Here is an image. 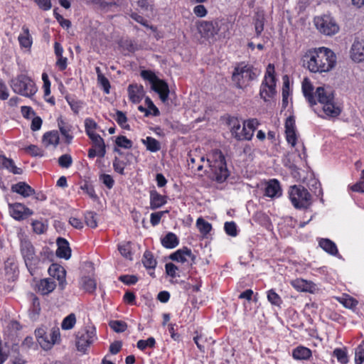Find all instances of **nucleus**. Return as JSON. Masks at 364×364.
<instances>
[{
	"label": "nucleus",
	"instance_id": "16",
	"mask_svg": "<svg viewBox=\"0 0 364 364\" xmlns=\"http://www.w3.org/2000/svg\"><path fill=\"white\" fill-rule=\"evenodd\" d=\"M285 134L287 142L294 146L296 143L297 135L296 133L295 119L293 116H289L285 122Z\"/></svg>",
	"mask_w": 364,
	"mask_h": 364
},
{
	"label": "nucleus",
	"instance_id": "63",
	"mask_svg": "<svg viewBox=\"0 0 364 364\" xmlns=\"http://www.w3.org/2000/svg\"><path fill=\"white\" fill-rule=\"evenodd\" d=\"M124 167H125V164L123 161L119 160V159L117 157H115L114 161H113V168H114V170L122 174V175H124Z\"/></svg>",
	"mask_w": 364,
	"mask_h": 364
},
{
	"label": "nucleus",
	"instance_id": "23",
	"mask_svg": "<svg viewBox=\"0 0 364 364\" xmlns=\"http://www.w3.org/2000/svg\"><path fill=\"white\" fill-rule=\"evenodd\" d=\"M264 195L270 198L277 197L281 195V188L277 180L272 179L267 183Z\"/></svg>",
	"mask_w": 364,
	"mask_h": 364
},
{
	"label": "nucleus",
	"instance_id": "20",
	"mask_svg": "<svg viewBox=\"0 0 364 364\" xmlns=\"http://www.w3.org/2000/svg\"><path fill=\"white\" fill-rule=\"evenodd\" d=\"M57 245L56 255L60 258L68 259L71 256V249L68 242L64 238L59 237L57 240Z\"/></svg>",
	"mask_w": 364,
	"mask_h": 364
},
{
	"label": "nucleus",
	"instance_id": "56",
	"mask_svg": "<svg viewBox=\"0 0 364 364\" xmlns=\"http://www.w3.org/2000/svg\"><path fill=\"white\" fill-rule=\"evenodd\" d=\"M156 341L153 337L149 338L147 340H139L137 342V347L140 350H144L146 347L153 348L155 346Z\"/></svg>",
	"mask_w": 364,
	"mask_h": 364
},
{
	"label": "nucleus",
	"instance_id": "59",
	"mask_svg": "<svg viewBox=\"0 0 364 364\" xmlns=\"http://www.w3.org/2000/svg\"><path fill=\"white\" fill-rule=\"evenodd\" d=\"M136 4L144 11H152V0H136Z\"/></svg>",
	"mask_w": 364,
	"mask_h": 364
},
{
	"label": "nucleus",
	"instance_id": "37",
	"mask_svg": "<svg viewBox=\"0 0 364 364\" xmlns=\"http://www.w3.org/2000/svg\"><path fill=\"white\" fill-rule=\"evenodd\" d=\"M292 286L301 291H312V283L302 279H297L291 282Z\"/></svg>",
	"mask_w": 364,
	"mask_h": 364
},
{
	"label": "nucleus",
	"instance_id": "4",
	"mask_svg": "<svg viewBox=\"0 0 364 364\" xmlns=\"http://www.w3.org/2000/svg\"><path fill=\"white\" fill-rule=\"evenodd\" d=\"M315 95L318 101L323 105L324 113L331 117H337L341 110L334 103V95L330 87H318L316 88Z\"/></svg>",
	"mask_w": 364,
	"mask_h": 364
},
{
	"label": "nucleus",
	"instance_id": "29",
	"mask_svg": "<svg viewBox=\"0 0 364 364\" xmlns=\"http://www.w3.org/2000/svg\"><path fill=\"white\" fill-rule=\"evenodd\" d=\"M264 13L258 10L254 16V24L257 36H259L264 30Z\"/></svg>",
	"mask_w": 364,
	"mask_h": 364
},
{
	"label": "nucleus",
	"instance_id": "27",
	"mask_svg": "<svg viewBox=\"0 0 364 364\" xmlns=\"http://www.w3.org/2000/svg\"><path fill=\"white\" fill-rule=\"evenodd\" d=\"M22 31L23 32L19 35L18 38L19 44L21 47L29 49L31 48L33 43V40L29 33V29L27 26H23Z\"/></svg>",
	"mask_w": 364,
	"mask_h": 364
},
{
	"label": "nucleus",
	"instance_id": "19",
	"mask_svg": "<svg viewBox=\"0 0 364 364\" xmlns=\"http://www.w3.org/2000/svg\"><path fill=\"white\" fill-rule=\"evenodd\" d=\"M127 91L129 100L133 103L140 102L145 93L144 87L136 84L129 85Z\"/></svg>",
	"mask_w": 364,
	"mask_h": 364
},
{
	"label": "nucleus",
	"instance_id": "34",
	"mask_svg": "<svg viewBox=\"0 0 364 364\" xmlns=\"http://www.w3.org/2000/svg\"><path fill=\"white\" fill-rule=\"evenodd\" d=\"M56 287L55 282L50 279H44L38 284V290L42 294L46 295L52 292Z\"/></svg>",
	"mask_w": 364,
	"mask_h": 364
},
{
	"label": "nucleus",
	"instance_id": "6",
	"mask_svg": "<svg viewBox=\"0 0 364 364\" xmlns=\"http://www.w3.org/2000/svg\"><path fill=\"white\" fill-rule=\"evenodd\" d=\"M10 86L15 93L26 97H31L37 92L34 82L25 75H19L12 79Z\"/></svg>",
	"mask_w": 364,
	"mask_h": 364
},
{
	"label": "nucleus",
	"instance_id": "33",
	"mask_svg": "<svg viewBox=\"0 0 364 364\" xmlns=\"http://www.w3.org/2000/svg\"><path fill=\"white\" fill-rule=\"evenodd\" d=\"M59 134L57 131L48 132L43 136V142L46 146L50 145L56 146L59 143Z\"/></svg>",
	"mask_w": 364,
	"mask_h": 364
},
{
	"label": "nucleus",
	"instance_id": "52",
	"mask_svg": "<svg viewBox=\"0 0 364 364\" xmlns=\"http://www.w3.org/2000/svg\"><path fill=\"white\" fill-rule=\"evenodd\" d=\"M115 144L118 147L124 149H131L133 143L131 140L127 139L125 136H118L115 139Z\"/></svg>",
	"mask_w": 364,
	"mask_h": 364
},
{
	"label": "nucleus",
	"instance_id": "41",
	"mask_svg": "<svg viewBox=\"0 0 364 364\" xmlns=\"http://www.w3.org/2000/svg\"><path fill=\"white\" fill-rule=\"evenodd\" d=\"M81 286L86 291L92 293L96 289V282L90 277H83L80 282Z\"/></svg>",
	"mask_w": 364,
	"mask_h": 364
},
{
	"label": "nucleus",
	"instance_id": "24",
	"mask_svg": "<svg viewBox=\"0 0 364 364\" xmlns=\"http://www.w3.org/2000/svg\"><path fill=\"white\" fill-rule=\"evenodd\" d=\"M166 203V197L159 194L156 191H150V208L155 210Z\"/></svg>",
	"mask_w": 364,
	"mask_h": 364
},
{
	"label": "nucleus",
	"instance_id": "26",
	"mask_svg": "<svg viewBox=\"0 0 364 364\" xmlns=\"http://www.w3.org/2000/svg\"><path fill=\"white\" fill-rule=\"evenodd\" d=\"M314 87L310 81L305 78L302 82V91L304 97L308 100L311 106L315 105L316 102L313 94Z\"/></svg>",
	"mask_w": 364,
	"mask_h": 364
},
{
	"label": "nucleus",
	"instance_id": "43",
	"mask_svg": "<svg viewBox=\"0 0 364 364\" xmlns=\"http://www.w3.org/2000/svg\"><path fill=\"white\" fill-rule=\"evenodd\" d=\"M46 334V332L44 328H38L35 331L36 337L41 348L44 350H49L50 344L43 340V337H45Z\"/></svg>",
	"mask_w": 364,
	"mask_h": 364
},
{
	"label": "nucleus",
	"instance_id": "48",
	"mask_svg": "<svg viewBox=\"0 0 364 364\" xmlns=\"http://www.w3.org/2000/svg\"><path fill=\"white\" fill-rule=\"evenodd\" d=\"M114 119L122 128L127 130L130 129V126L127 123V117L125 113L122 111L117 110L116 112Z\"/></svg>",
	"mask_w": 364,
	"mask_h": 364
},
{
	"label": "nucleus",
	"instance_id": "38",
	"mask_svg": "<svg viewBox=\"0 0 364 364\" xmlns=\"http://www.w3.org/2000/svg\"><path fill=\"white\" fill-rule=\"evenodd\" d=\"M141 142L146 146V149L151 152H156L161 149L159 141L151 136L141 139Z\"/></svg>",
	"mask_w": 364,
	"mask_h": 364
},
{
	"label": "nucleus",
	"instance_id": "49",
	"mask_svg": "<svg viewBox=\"0 0 364 364\" xmlns=\"http://www.w3.org/2000/svg\"><path fill=\"white\" fill-rule=\"evenodd\" d=\"M76 323V317L74 314H70L66 316L61 323V328L63 330L72 329Z\"/></svg>",
	"mask_w": 364,
	"mask_h": 364
},
{
	"label": "nucleus",
	"instance_id": "64",
	"mask_svg": "<svg viewBox=\"0 0 364 364\" xmlns=\"http://www.w3.org/2000/svg\"><path fill=\"white\" fill-rule=\"evenodd\" d=\"M351 190L355 192L364 193V170L362 171L360 181L352 186Z\"/></svg>",
	"mask_w": 364,
	"mask_h": 364
},
{
	"label": "nucleus",
	"instance_id": "53",
	"mask_svg": "<svg viewBox=\"0 0 364 364\" xmlns=\"http://www.w3.org/2000/svg\"><path fill=\"white\" fill-rule=\"evenodd\" d=\"M364 362V341L356 348L355 353V364H363Z\"/></svg>",
	"mask_w": 364,
	"mask_h": 364
},
{
	"label": "nucleus",
	"instance_id": "9",
	"mask_svg": "<svg viewBox=\"0 0 364 364\" xmlns=\"http://www.w3.org/2000/svg\"><path fill=\"white\" fill-rule=\"evenodd\" d=\"M274 73V66L269 64L259 90V95L265 102L268 100V98L273 97L276 94V79Z\"/></svg>",
	"mask_w": 364,
	"mask_h": 364
},
{
	"label": "nucleus",
	"instance_id": "47",
	"mask_svg": "<svg viewBox=\"0 0 364 364\" xmlns=\"http://www.w3.org/2000/svg\"><path fill=\"white\" fill-rule=\"evenodd\" d=\"M333 355L336 357L338 361L341 364H346L348 363V358L346 348H335L333 351Z\"/></svg>",
	"mask_w": 364,
	"mask_h": 364
},
{
	"label": "nucleus",
	"instance_id": "3",
	"mask_svg": "<svg viewBox=\"0 0 364 364\" xmlns=\"http://www.w3.org/2000/svg\"><path fill=\"white\" fill-rule=\"evenodd\" d=\"M207 161L209 163L213 179L218 183L224 182L229 176L230 173L222 151L220 150L213 151L210 158L208 159Z\"/></svg>",
	"mask_w": 364,
	"mask_h": 364
},
{
	"label": "nucleus",
	"instance_id": "1",
	"mask_svg": "<svg viewBox=\"0 0 364 364\" xmlns=\"http://www.w3.org/2000/svg\"><path fill=\"white\" fill-rule=\"evenodd\" d=\"M303 65L311 73H326L336 63V56L329 48L321 47L306 51L302 58Z\"/></svg>",
	"mask_w": 364,
	"mask_h": 364
},
{
	"label": "nucleus",
	"instance_id": "10",
	"mask_svg": "<svg viewBox=\"0 0 364 364\" xmlns=\"http://www.w3.org/2000/svg\"><path fill=\"white\" fill-rule=\"evenodd\" d=\"M316 28L326 36H333L339 31V26L336 20L330 15L317 16L314 18Z\"/></svg>",
	"mask_w": 364,
	"mask_h": 364
},
{
	"label": "nucleus",
	"instance_id": "17",
	"mask_svg": "<svg viewBox=\"0 0 364 364\" xmlns=\"http://www.w3.org/2000/svg\"><path fill=\"white\" fill-rule=\"evenodd\" d=\"M49 274L59 282V285L64 289L66 284V271L63 267L58 264H52L48 269Z\"/></svg>",
	"mask_w": 364,
	"mask_h": 364
},
{
	"label": "nucleus",
	"instance_id": "54",
	"mask_svg": "<svg viewBox=\"0 0 364 364\" xmlns=\"http://www.w3.org/2000/svg\"><path fill=\"white\" fill-rule=\"evenodd\" d=\"M141 76L144 80H148L151 83V86L159 79L154 72L146 70L141 72Z\"/></svg>",
	"mask_w": 364,
	"mask_h": 364
},
{
	"label": "nucleus",
	"instance_id": "18",
	"mask_svg": "<svg viewBox=\"0 0 364 364\" xmlns=\"http://www.w3.org/2000/svg\"><path fill=\"white\" fill-rule=\"evenodd\" d=\"M151 89L159 95V97L163 102L168 100L170 91L168 84L164 80L159 78L151 86Z\"/></svg>",
	"mask_w": 364,
	"mask_h": 364
},
{
	"label": "nucleus",
	"instance_id": "39",
	"mask_svg": "<svg viewBox=\"0 0 364 364\" xmlns=\"http://www.w3.org/2000/svg\"><path fill=\"white\" fill-rule=\"evenodd\" d=\"M243 124L249 129V132L246 134V140H250L253 136L255 130L257 128L259 123L257 119H250L245 121Z\"/></svg>",
	"mask_w": 364,
	"mask_h": 364
},
{
	"label": "nucleus",
	"instance_id": "45",
	"mask_svg": "<svg viewBox=\"0 0 364 364\" xmlns=\"http://www.w3.org/2000/svg\"><path fill=\"white\" fill-rule=\"evenodd\" d=\"M85 224L91 228H95L97 226V213L93 211H87L85 215Z\"/></svg>",
	"mask_w": 364,
	"mask_h": 364
},
{
	"label": "nucleus",
	"instance_id": "11",
	"mask_svg": "<svg viewBox=\"0 0 364 364\" xmlns=\"http://www.w3.org/2000/svg\"><path fill=\"white\" fill-rule=\"evenodd\" d=\"M96 339V329L94 326H87L83 332L78 333L76 346L79 351L85 352Z\"/></svg>",
	"mask_w": 364,
	"mask_h": 364
},
{
	"label": "nucleus",
	"instance_id": "36",
	"mask_svg": "<svg viewBox=\"0 0 364 364\" xmlns=\"http://www.w3.org/2000/svg\"><path fill=\"white\" fill-rule=\"evenodd\" d=\"M58 125L61 134L65 137L66 142L70 144L73 139V136L69 134L71 131V125L65 122L61 117L58 119Z\"/></svg>",
	"mask_w": 364,
	"mask_h": 364
},
{
	"label": "nucleus",
	"instance_id": "8",
	"mask_svg": "<svg viewBox=\"0 0 364 364\" xmlns=\"http://www.w3.org/2000/svg\"><path fill=\"white\" fill-rule=\"evenodd\" d=\"M289 194L292 205L297 209L307 208L311 205V196L302 186H291Z\"/></svg>",
	"mask_w": 364,
	"mask_h": 364
},
{
	"label": "nucleus",
	"instance_id": "40",
	"mask_svg": "<svg viewBox=\"0 0 364 364\" xmlns=\"http://www.w3.org/2000/svg\"><path fill=\"white\" fill-rule=\"evenodd\" d=\"M142 263L146 269H154L157 262L151 252L145 251L142 258Z\"/></svg>",
	"mask_w": 364,
	"mask_h": 364
},
{
	"label": "nucleus",
	"instance_id": "30",
	"mask_svg": "<svg viewBox=\"0 0 364 364\" xmlns=\"http://www.w3.org/2000/svg\"><path fill=\"white\" fill-rule=\"evenodd\" d=\"M87 4L92 5L95 9H101L104 11H108L111 7L117 5L114 1L108 2L105 0H87Z\"/></svg>",
	"mask_w": 364,
	"mask_h": 364
},
{
	"label": "nucleus",
	"instance_id": "50",
	"mask_svg": "<svg viewBox=\"0 0 364 364\" xmlns=\"http://www.w3.org/2000/svg\"><path fill=\"white\" fill-rule=\"evenodd\" d=\"M267 300L274 306H281L282 304V298L275 292L274 289L267 291Z\"/></svg>",
	"mask_w": 364,
	"mask_h": 364
},
{
	"label": "nucleus",
	"instance_id": "22",
	"mask_svg": "<svg viewBox=\"0 0 364 364\" xmlns=\"http://www.w3.org/2000/svg\"><path fill=\"white\" fill-rule=\"evenodd\" d=\"M11 191L23 197H28L35 193V190L26 182H18L11 186Z\"/></svg>",
	"mask_w": 364,
	"mask_h": 364
},
{
	"label": "nucleus",
	"instance_id": "28",
	"mask_svg": "<svg viewBox=\"0 0 364 364\" xmlns=\"http://www.w3.org/2000/svg\"><path fill=\"white\" fill-rule=\"evenodd\" d=\"M161 242L162 245L167 249H173L179 243L178 237L173 232L167 233L161 239Z\"/></svg>",
	"mask_w": 364,
	"mask_h": 364
},
{
	"label": "nucleus",
	"instance_id": "7",
	"mask_svg": "<svg viewBox=\"0 0 364 364\" xmlns=\"http://www.w3.org/2000/svg\"><path fill=\"white\" fill-rule=\"evenodd\" d=\"M228 23L222 21H202L200 23L198 29L199 33L204 38H213L218 34L225 38L227 36L226 31L228 30Z\"/></svg>",
	"mask_w": 364,
	"mask_h": 364
},
{
	"label": "nucleus",
	"instance_id": "51",
	"mask_svg": "<svg viewBox=\"0 0 364 364\" xmlns=\"http://www.w3.org/2000/svg\"><path fill=\"white\" fill-rule=\"evenodd\" d=\"M110 328L117 333H122L126 331L127 325L122 321H111L109 323Z\"/></svg>",
	"mask_w": 364,
	"mask_h": 364
},
{
	"label": "nucleus",
	"instance_id": "25",
	"mask_svg": "<svg viewBox=\"0 0 364 364\" xmlns=\"http://www.w3.org/2000/svg\"><path fill=\"white\" fill-rule=\"evenodd\" d=\"M93 144L94 149L97 150V156L102 158L106 154V145L104 139L98 134L89 137Z\"/></svg>",
	"mask_w": 364,
	"mask_h": 364
},
{
	"label": "nucleus",
	"instance_id": "62",
	"mask_svg": "<svg viewBox=\"0 0 364 364\" xmlns=\"http://www.w3.org/2000/svg\"><path fill=\"white\" fill-rule=\"evenodd\" d=\"M119 279L125 284L132 285L137 282L138 278L135 275H121Z\"/></svg>",
	"mask_w": 364,
	"mask_h": 364
},
{
	"label": "nucleus",
	"instance_id": "46",
	"mask_svg": "<svg viewBox=\"0 0 364 364\" xmlns=\"http://www.w3.org/2000/svg\"><path fill=\"white\" fill-rule=\"evenodd\" d=\"M98 127L97 124L91 118H87L85 120V128L87 135L90 137L97 134L95 131Z\"/></svg>",
	"mask_w": 364,
	"mask_h": 364
},
{
	"label": "nucleus",
	"instance_id": "42",
	"mask_svg": "<svg viewBox=\"0 0 364 364\" xmlns=\"http://www.w3.org/2000/svg\"><path fill=\"white\" fill-rule=\"evenodd\" d=\"M118 250L120 254L126 259H132V252L131 242H127L118 245Z\"/></svg>",
	"mask_w": 364,
	"mask_h": 364
},
{
	"label": "nucleus",
	"instance_id": "60",
	"mask_svg": "<svg viewBox=\"0 0 364 364\" xmlns=\"http://www.w3.org/2000/svg\"><path fill=\"white\" fill-rule=\"evenodd\" d=\"M66 100L74 113L78 114L79 111L82 108V102L81 101H77L68 97H66Z\"/></svg>",
	"mask_w": 364,
	"mask_h": 364
},
{
	"label": "nucleus",
	"instance_id": "35",
	"mask_svg": "<svg viewBox=\"0 0 364 364\" xmlns=\"http://www.w3.org/2000/svg\"><path fill=\"white\" fill-rule=\"evenodd\" d=\"M292 356L296 360H307L311 356V351L308 348L299 346L294 349Z\"/></svg>",
	"mask_w": 364,
	"mask_h": 364
},
{
	"label": "nucleus",
	"instance_id": "31",
	"mask_svg": "<svg viewBox=\"0 0 364 364\" xmlns=\"http://www.w3.org/2000/svg\"><path fill=\"white\" fill-rule=\"evenodd\" d=\"M0 166L9 170L14 174H21L22 169L15 166L12 159H8L4 156H0Z\"/></svg>",
	"mask_w": 364,
	"mask_h": 364
},
{
	"label": "nucleus",
	"instance_id": "32",
	"mask_svg": "<svg viewBox=\"0 0 364 364\" xmlns=\"http://www.w3.org/2000/svg\"><path fill=\"white\" fill-rule=\"evenodd\" d=\"M319 246L326 252L331 255L338 254V249L336 244L329 239L322 238L319 240Z\"/></svg>",
	"mask_w": 364,
	"mask_h": 364
},
{
	"label": "nucleus",
	"instance_id": "12",
	"mask_svg": "<svg viewBox=\"0 0 364 364\" xmlns=\"http://www.w3.org/2000/svg\"><path fill=\"white\" fill-rule=\"evenodd\" d=\"M170 259L173 261H176L181 263L188 262L189 264H192L194 262L196 257L193 255L191 250L184 247L182 249L178 250L174 253L170 255Z\"/></svg>",
	"mask_w": 364,
	"mask_h": 364
},
{
	"label": "nucleus",
	"instance_id": "55",
	"mask_svg": "<svg viewBox=\"0 0 364 364\" xmlns=\"http://www.w3.org/2000/svg\"><path fill=\"white\" fill-rule=\"evenodd\" d=\"M58 164L62 168H68L73 164V159L70 154H63L58 159Z\"/></svg>",
	"mask_w": 364,
	"mask_h": 364
},
{
	"label": "nucleus",
	"instance_id": "2",
	"mask_svg": "<svg viewBox=\"0 0 364 364\" xmlns=\"http://www.w3.org/2000/svg\"><path fill=\"white\" fill-rule=\"evenodd\" d=\"M19 250L25 265L31 275H34L36 270L40 268L41 259L36 253V249L24 233H19Z\"/></svg>",
	"mask_w": 364,
	"mask_h": 364
},
{
	"label": "nucleus",
	"instance_id": "15",
	"mask_svg": "<svg viewBox=\"0 0 364 364\" xmlns=\"http://www.w3.org/2000/svg\"><path fill=\"white\" fill-rule=\"evenodd\" d=\"M11 215L17 220L27 218L33 214V211L21 203L9 205Z\"/></svg>",
	"mask_w": 364,
	"mask_h": 364
},
{
	"label": "nucleus",
	"instance_id": "5",
	"mask_svg": "<svg viewBox=\"0 0 364 364\" xmlns=\"http://www.w3.org/2000/svg\"><path fill=\"white\" fill-rule=\"evenodd\" d=\"M259 73V71L251 65L240 63L235 68L232 73V80L237 88L242 89L250 81L255 80Z\"/></svg>",
	"mask_w": 364,
	"mask_h": 364
},
{
	"label": "nucleus",
	"instance_id": "44",
	"mask_svg": "<svg viewBox=\"0 0 364 364\" xmlns=\"http://www.w3.org/2000/svg\"><path fill=\"white\" fill-rule=\"evenodd\" d=\"M196 226L200 232L204 235H207L212 230V225L210 223L205 221L203 218H199L196 221Z\"/></svg>",
	"mask_w": 364,
	"mask_h": 364
},
{
	"label": "nucleus",
	"instance_id": "61",
	"mask_svg": "<svg viewBox=\"0 0 364 364\" xmlns=\"http://www.w3.org/2000/svg\"><path fill=\"white\" fill-rule=\"evenodd\" d=\"M32 227L33 231L36 234H42L43 233L46 229L47 226L41 221L36 220L32 223Z\"/></svg>",
	"mask_w": 364,
	"mask_h": 364
},
{
	"label": "nucleus",
	"instance_id": "13",
	"mask_svg": "<svg viewBox=\"0 0 364 364\" xmlns=\"http://www.w3.org/2000/svg\"><path fill=\"white\" fill-rule=\"evenodd\" d=\"M4 276L8 281H15L18 277L17 262L14 257H9L4 262Z\"/></svg>",
	"mask_w": 364,
	"mask_h": 364
},
{
	"label": "nucleus",
	"instance_id": "21",
	"mask_svg": "<svg viewBox=\"0 0 364 364\" xmlns=\"http://www.w3.org/2000/svg\"><path fill=\"white\" fill-rule=\"evenodd\" d=\"M228 124L230 126V132L232 136L238 141L246 140V134H241V125L237 119L235 117H230L228 119Z\"/></svg>",
	"mask_w": 364,
	"mask_h": 364
},
{
	"label": "nucleus",
	"instance_id": "58",
	"mask_svg": "<svg viewBox=\"0 0 364 364\" xmlns=\"http://www.w3.org/2000/svg\"><path fill=\"white\" fill-rule=\"evenodd\" d=\"M100 180L109 189H111L114 186V181L113 178L109 174L103 173L100 175Z\"/></svg>",
	"mask_w": 364,
	"mask_h": 364
},
{
	"label": "nucleus",
	"instance_id": "14",
	"mask_svg": "<svg viewBox=\"0 0 364 364\" xmlns=\"http://www.w3.org/2000/svg\"><path fill=\"white\" fill-rule=\"evenodd\" d=\"M350 56L353 61L360 63L364 60V39L356 38L350 50Z\"/></svg>",
	"mask_w": 364,
	"mask_h": 364
},
{
	"label": "nucleus",
	"instance_id": "57",
	"mask_svg": "<svg viewBox=\"0 0 364 364\" xmlns=\"http://www.w3.org/2000/svg\"><path fill=\"white\" fill-rule=\"evenodd\" d=\"M224 228L228 235L235 237L237 234V226L234 222H226Z\"/></svg>",
	"mask_w": 364,
	"mask_h": 364
}]
</instances>
